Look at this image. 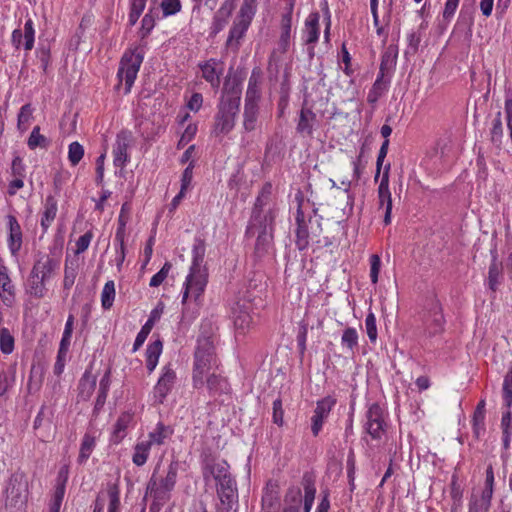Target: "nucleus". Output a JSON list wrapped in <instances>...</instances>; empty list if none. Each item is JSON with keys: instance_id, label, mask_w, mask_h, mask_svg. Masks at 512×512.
<instances>
[{"instance_id": "nucleus-4", "label": "nucleus", "mask_w": 512, "mask_h": 512, "mask_svg": "<svg viewBox=\"0 0 512 512\" xmlns=\"http://www.w3.org/2000/svg\"><path fill=\"white\" fill-rule=\"evenodd\" d=\"M158 468H155L146 487L145 497L150 495H156L159 500L171 499V492L174 490L177 476L179 471V462L171 461L167 467L166 475L160 478L156 477Z\"/></svg>"}, {"instance_id": "nucleus-46", "label": "nucleus", "mask_w": 512, "mask_h": 512, "mask_svg": "<svg viewBox=\"0 0 512 512\" xmlns=\"http://www.w3.org/2000/svg\"><path fill=\"white\" fill-rule=\"evenodd\" d=\"M396 60H397V51L392 47L389 46L381 57V63H380V70H387L391 73H393L394 68L396 66Z\"/></svg>"}, {"instance_id": "nucleus-41", "label": "nucleus", "mask_w": 512, "mask_h": 512, "mask_svg": "<svg viewBox=\"0 0 512 512\" xmlns=\"http://www.w3.org/2000/svg\"><path fill=\"white\" fill-rule=\"evenodd\" d=\"M110 371H106L99 383L98 395L95 402V410L101 409L106 401L109 387H110Z\"/></svg>"}, {"instance_id": "nucleus-15", "label": "nucleus", "mask_w": 512, "mask_h": 512, "mask_svg": "<svg viewBox=\"0 0 512 512\" xmlns=\"http://www.w3.org/2000/svg\"><path fill=\"white\" fill-rule=\"evenodd\" d=\"M389 166L386 168L382 175L381 182L378 187V198H379V207L385 208L384 214V224L388 225L391 223V213H392V197L391 192L389 190V174H388Z\"/></svg>"}, {"instance_id": "nucleus-34", "label": "nucleus", "mask_w": 512, "mask_h": 512, "mask_svg": "<svg viewBox=\"0 0 512 512\" xmlns=\"http://www.w3.org/2000/svg\"><path fill=\"white\" fill-rule=\"evenodd\" d=\"M244 309L238 313L234 312V326L238 334L244 335L252 325V316L249 312V307L245 304Z\"/></svg>"}, {"instance_id": "nucleus-30", "label": "nucleus", "mask_w": 512, "mask_h": 512, "mask_svg": "<svg viewBox=\"0 0 512 512\" xmlns=\"http://www.w3.org/2000/svg\"><path fill=\"white\" fill-rule=\"evenodd\" d=\"M217 495L221 502L222 512H231L238 503L237 486H230L225 490H219Z\"/></svg>"}, {"instance_id": "nucleus-28", "label": "nucleus", "mask_w": 512, "mask_h": 512, "mask_svg": "<svg viewBox=\"0 0 512 512\" xmlns=\"http://www.w3.org/2000/svg\"><path fill=\"white\" fill-rule=\"evenodd\" d=\"M173 434V429L162 422H158L155 428L149 432L148 439L146 440L151 446H161Z\"/></svg>"}, {"instance_id": "nucleus-38", "label": "nucleus", "mask_w": 512, "mask_h": 512, "mask_svg": "<svg viewBox=\"0 0 512 512\" xmlns=\"http://www.w3.org/2000/svg\"><path fill=\"white\" fill-rule=\"evenodd\" d=\"M96 446V437L86 433L81 442L80 451L78 455V463L84 464L89 459L91 453L93 452L94 448Z\"/></svg>"}, {"instance_id": "nucleus-17", "label": "nucleus", "mask_w": 512, "mask_h": 512, "mask_svg": "<svg viewBox=\"0 0 512 512\" xmlns=\"http://www.w3.org/2000/svg\"><path fill=\"white\" fill-rule=\"evenodd\" d=\"M199 67L202 72V77L211 85L213 89H218L220 86V76L223 73L221 63L216 59H209L206 62L200 63Z\"/></svg>"}, {"instance_id": "nucleus-60", "label": "nucleus", "mask_w": 512, "mask_h": 512, "mask_svg": "<svg viewBox=\"0 0 512 512\" xmlns=\"http://www.w3.org/2000/svg\"><path fill=\"white\" fill-rule=\"evenodd\" d=\"M92 239H93V233L91 230L87 231L85 234L80 236L78 238V240L76 241L75 254L79 255V254L84 253L88 249Z\"/></svg>"}, {"instance_id": "nucleus-11", "label": "nucleus", "mask_w": 512, "mask_h": 512, "mask_svg": "<svg viewBox=\"0 0 512 512\" xmlns=\"http://www.w3.org/2000/svg\"><path fill=\"white\" fill-rule=\"evenodd\" d=\"M176 372L169 363L162 368L161 375L154 386V398L158 403H163L171 392L176 382Z\"/></svg>"}, {"instance_id": "nucleus-12", "label": "nucleus", "mask_w": 512, "mask_h": 512, "mask_svg": "<svg viewBox=\"0 0 512 512\" xmlns=\"http://www.w3.org/2000/svg\"><path fill=\"white\" fill-rule=\"evenodd\" d=\"M335 404L336 399L332 396H327L317 402L314 414L311 418V431L314 436H317L321 431L325 419L328 417Z\"/></svg>"}, {"instance_id": "nucleus-20", "label": "nucleus", "mask_w": 512, "mask_h": 512, "mask_svg": "<svg viewBox=\"0 0 512 512\" xmlns=\"http://www.w3.org/2000/svg\"><path fill=\"white\" fill-rule=\"evenodd\" d=\"M9 237L8 247L12 255H16L22 246V231L21 227L13 215H8Z\"/></svg>"}, {"instance_id": "nucleus-62", "label": "nucleus", "mask_w": 512, "mask_h": 512, "mask_svg": "<svg viewBox=\"0 0 512 512\" xmlns=\"http://www.w3.org/2000/svg\"><path fill=\"white\" fill-rule=\"evenodd\" d=\"M36 57L40 62V67L46 72L50 63V49L44 45H41L36 51Z\"/></svg>"}, {"instance_id": "nucleus-19", "label": "nucleus", "mask_w": 512, "mask_h": 512, "mask_svg": "<svg viewBox=\"0 0 512 512\" xmlns=\"http://www.w3.org/2000/svg\"><path fill=\"white\" fill-rule=\"evenodd\" d=\"M296 240L295 244L298 250L303 251L309 246V231L308 226L304 218V213L301 209V204H299L297 212H296Z\"/></svg>"}, {"instance_id": "nucleus-59", "label": "nucleus", "mask_w": 512, "mask_h": 512, "mask_svg": "<svg viewBox=\"0 0 512 512\" xmlns=\"http://www.w3.org/2000/svg\"><path fill=\"white\" fill-rule=\"evenodd\" d=\"M171 269V264L169 262H166L163 267L152 276L149 285L151 287H158L160 286L164 280L167 278L168 273Z\"/></svg>"}, {"instance_id": "nucleus-63", "label": "nucleus", "mask_w": 512, "mask_h": 512, "mask_svg": "<svg viewBox=\"0 0 512 512\" xmlns=\"http://www.w3.org/2000/svg\"><path fill=\"white\" fill-rule=\"evenodd\" d=\"M365 327L367 331V335L371 341H375L377 339V327H376V317L370 312L365 319Z\"/></svg>"}, {"instance_id": "nucleus-57", "label": "nucleus", "mask_w": 512, "mask_h": 512, "mask_svg": "<svg viewBox=\"0 0 512 512\" xmlns=\"http://www.w3.org/2000/svg\"><path fill=\"white\" fill-rule=\"evenodd\" d=\"M370 8H371L372 16H373V23H374V26L376 27V33H377V35L382 36L383 43H386L387 37H388V32L386 31V29L383 26H380V23H379L378 0H370Z\"/></svg>"}, {"instance_id": "nucleus-51", "label": "nucleus", "mask_w": 512, "mask_h": 512, "mask_svg": "<svg viewBox=\"0 0 512 512\" xmlns=\"http://www.w3.org/2000/svg\"><path fill=\"white\" fill-rule=\"evenodd\" d=\"M47 279H42L41 276H35V273H30L29 288L30 293L36 297H43L45 293V282Z\"/></svg>"}, {"instance_id": "nucleus-8", "label": "nucleus", "mask_w": 512, "mask_h": 512, "mask_svg": "<svg viewBox=\"0 0 512 512\" xmlns=\"http://www.w3.org/2000/svg\"><path fill=\"white\" fill-rule=\"evenodd\" d=\"M365 431L374 440H380L386 432L387 424L384 419V410L378 403L368 406L365 413Z\"/></svg>"}, {"instance_id": "nucleus-35", "label": "nucleus", "mask_w": 512, "mask_h": 512, "mask_svg": "<svg viewBox=\"0 0 512 512\" xmlns=\"http://www.w3.org/2000/svg\"><path fill=\"white\" fill-rule=\"evenodd\" d=\"M260 96L261 93L259 82L253 73L249 78L248 87L245 94L244 106H259L258 102L260 100Z\"/></svg>"}, {"instance_id": "nucleus-61", "label": "nucleus", "mask_w": 512, "mask_h": 512, "mask_svg": "<svg viewBox=\"0 0 512 512\" xmlns=\"http://www.w3.org/2000/svg\"><path fill=\"white\" fill-rule=\"evenodd\" d=\"M32 117V108L29 104L23 105L18 114V128L25 130L26 125L29 123Z\"/></svg>"}, {"instance_id": "nucleus-58", "label": "nucleus", "mask_w": 512, "mask_h": 512, "mask_svg": "<svg viewBox=\"0 0 512 512\" xmlns=\"http://www.w3.org/2000/svg\"><path fill=\"white\" fill-rule=\"evenodd\" d=\"M284 501L287 504V506H296L299 508V505L302 501V493L300 487H290L286 492Z\"/></svg>"}, {"instance_id": "nucleus-32", "label": "nucleus", "mask_w": 512, "mask_h": 512, "mask_svg": "<svg viewBox=\"0 0 512 512\" xmlns=\"http://www.w3.org/2000/svg\"><path fill=\"white\" fill-rule=\"evenodd\" d=\"M292 30V21H289L288 15H282L281 17V34L278 40L277 50L280 53H286L290 46Z\"/></svg>"}, {"instance_id": "nucleus-33", "label": "nucleus", "mask_w": 512, "mask_h": 512, "mask_svg": "<svg viewBox=\"0 0 512 512\" xmlns=\"http://www.w3.org/2000/svg\"><path fill=\"white\" fill-rule=\"evenodd\" d=\"M233 10V5L231 3H224L219 10L216 12L213 23H212V33H219L227 24V20Z\"/></svg>"}, {"instance_id": "nucleus-47", "label": "nucleus", "mask_w": 512, "mask_h": 512, "mask_svg": "<svg viewBox=\"0 0 512 512\" xmlns=\"http://www.w3.org/2000/svg\"><path fill=\"white\" fill-rule=\"evenodd\" d=\"M49 140L42 134H40V127L35 126L32 129V132L28 138L27 145L31 150L36 148H47L49 145Z\"/></svg>"}, {"instance_id": "nucleus-6", "label": "nucleus", "mask_w": 512, "mask_h": 512, "mask_svg": "<svg viewBox=\"0 0 512 512\" xmlns=\"http://www.w3.org/2000/svg\"><path fill=\"white\" fill-rule=\"evenodd\" d=\"M255 234H257V239L254 248V257L256 260L260 261L273 253V226L272 216L270 214L264 215V223H261V227L258 224L253 232H246V235Z\"/></svg>"}, {"instance_id": "nucleus-25", "label": "nucleus", "mask_w": 512, "mask_h": 512, "mask_svg": "<svg viewBox=\"0 0 512 512\" xmlns=\"http://www.w3.org/2000/svg\"><path fill=\"white\" fill-rule=\"evenodd\" d=\"M206 386L211 397L227 394L230 391V386L227 380L215 373L210 374L206 379Z\"/></svg>"}, {"instance_id": "nucleus-10", "label": "nucleus", "mask_w": 512, "mask_h": 512, "mask_svg": "<svg viewBox=\"0 0 512 512\" xmlns=\"http://www.w3.org/2000/svg\"><path fill=\"white\" fill-rule=\"evenodd\" d=\"M131 144V133L128 131H121L116 136L115 144L113 145V164L115 167L120 168V174L122 170L130 161V155L128 154V148Z\"/></svg>"}, {"instance_id": "nucleus-24", "label": "nucleus", "mask_w": 512, "mask_h": 512, "mask_svg": "<svg viewBox=\"0 0 512 512\" xmlns=\"http://www.w3.org/2000/svg\"><path fill=\"white\" fill-rule=\"evenodd\" d=\"M492 495L481 491H473L468 504V512H488Z\"/></svg>"}, {"instance_id": "nucleus-45", "label": "nucleus", "mask_w": 512, "mask_h": 512, "mask_svg": "<svg viewBox=\"0 0 512 512\" xmlns=\"http://www.w3.org/2000/svg\"><path fill=\"white\" fill-rule=\"evenodd\" d=\"M115 299V284L114 281L109 280L105 283L101 292V305L105 310L110 309L113 306Z\"/></svg>"}, {"instance_id": "nucleus-37", "label": "nucleus", "mask_w": 512, "mask_h": 512, "mask_svg": "<svg viewBox=\"0 0 512 512\" xmlns=\"http://www.w3.org/2000/svg\"><path fill=\"white\" fill-rule=\"evenodd\" d=\"M132 421V416L128 413H123L119 416L117 419L114 430L112 433V441L115 444L120 443L124 437L126 436V429L128 428L129 424Z\"/></svg>"}, {"instance_id": "nucleus-22", "label": "nucleus", "mask_w": 512, "mask_h": 512, "mask_svg": "<svg viewBox=\"0 0 512 512\" xmlns=\"http://www.w3.org/2000/svg\"><path fill=\"white\" fill-rule=\"evenodd\" d=\"M250 24L245 23L244 21L235 19L233 26L229 31V35L226 41V46L231 48L233 51H238L240 46V41L244 37L246 31L248 30Z\"/></svg>"}, {"instance_id": "nucleus-29", "label": "nucleus", "mask_w": 512, "mask_h": 512, "mask_svg": "<svg viewBox=\"0 0 512 512\" xmlns=\"http://www.w3.org/2000/svg\"><path fill=\"white\" fill-rule=\"evenodd\" d=\"M302 485L304 488L303 512H310L314 503L316 487L315 481L308 473L303 475Z\"/></svg>"}, {"instance_id": "nucleus-7", "label": "nucleus", "mask_w": 512, "mask_h": 512, "mask_svg": "<svg viewBox=\"0 0 512 512\" xmlns=\"http://www.w3.org/2000/svg\"><path fill=\"white\" fill-rule=\"evenodd\" d=\"M444 316L442 307L437 300H432L429 308L423 316V335L426 339H431L444 331Z\"/></svg>"}, {"instance_id": "nucleus-50", "label": "nucleus", "mask_w": 512, "mask_h": 512, "mask_svg": "<svg viewBox=\"0 0 512 512\" xmlns=\"http://www.w3.org/2000/svg\"><path fill=\"white\" fill-rule=\"evenodd\" d=\"M77 270L78 264L76 262L69 263L68 260H66L63 280V286L65 289H70L73 286L78 273Z\"/></svg>"}, {"instance_id": "nucleus-52", "label": "nucleus", "mask_w": 512, "mask_h": 512, "mask_svg": "<svg viewBox=\"0 0 512 512\" xmlns=\"http://www.w3.org/2000/svg\"><path fill=\"white\" fill-rule=\"evenodd\" d=\"M0 350L3 354H11L14 350V337L7 328L0 329Z\"/></svg>"}, {"instance_id": "nucleus-13", "label": "nucleus", "mask_w": 512, "mask_h": 512, "mask_svg": "<svg viewBox=\"0 0 512 512\" xmlns=\"http://www.w3.org/2000/svg\"><path fill=\"white\" fill-rule=\"evenodd\" d=\"M11 41L16 49H19L21 46H23L26 51H31L33 49L35 42V29L32 19H28L25 22L23 30L15 29L12 32Z\"/></svg>"}, {"instance_id": "nucleus-26", "label": "nucleus", "mask_w": 512, "mask_h": 512, "mask_svg": "<svg viewBox=\"0 0 512 512\" xmlns=\"http://www.w3.org/2000/svg\"><path fill=\"white\" fill-rule=\"evenodd\" d=\"M316 121V114L308 108H303L300 111L299 121L296 130L302 136H311L313 133V126Z\"/></svg>"}, {"instance_id": "nucleus-64", "label": "nucleus", "mask_w": 512, "mask_h": 512, "mask_svg": "<svg viewBox=\"0 0 512 512\" xmlns=\"http://www.w3.org/2000/svg\"><path fill=\"white\" fill-rule=\"evenodd\" d=\"M422 35L419 30L414 31L412 30L407 35V41H408V52L416 53L419 45L421 43Z\"/></svg>"}, {"instance_id": "nucleus-27", "label": "nucleus", "mask_w": 512, "mask_h": 512, "mask_svg": "<svg viewBox=\"0 0 512 512\" xmlns=\"http://www.w3.org/2000/svg\"><path fill=\"white\" fill-rule=\"evenodd\" d=\"M57 210H58V207H57L56 199L51 195L47 196L45 199L44 210H43V213L41 216V222H40L44 233L47 232V230L53 223V221L56 217V214H57Z\"/></svg>"}, {"instance_id": "nucleus-9", "label": "nucleus", "mask_w": 512, "mask_h": 512, "mask_svg": "<svg viewBox=\"0 0 512 512\" xmlns=\"http://www.w3.org/2000/svg\"><path fill=\"white\" fill-rule=\"evenodd\" d=\"M320 14L317 11L311 12L304 21V27L301 32L303 44L307 46L309 59L315 56V45L320 38Z\"/></svg>"}, {"instance_id": "nucleus-55", "label": "nucleus", "mask_w": 512, "mask_h": 512, "mask_svg": "<svg viewBox=\"0 0 512 512\" xmlns=\"http://www.w3.org/2000/svg\"><path fill=\"white\" fill-rule=\"evenodd\" d=\"M389 85H381L380 83H373L367 95V102L375 106L378 100L388 91Z\"/></svg>"}, {"instance_id": "nucleus-16", "label": "nucleus", "mask_w": 512, "mask_h": 512, "mask_svg": "<svg viewBox=\"0 0 512 512\" xmlns=\"http://www.w3.org/2000/svg\"><path fill=\"white\" fill-rule=\"evenodd\" d=\"M28 483L22 474H14L11 476L7 493L14 501V504H23L27 499Z\"/></svg>"}, {"instance_id": "nucleus-56", "label": "nucleus", "mask_w": 512, "mask_h": 512, "mask_svg": "<svg viewBox=\"0 0 512 512\" xmlns=\"http://www.w3.org/2000/svg\"><path fill=\"white\" fill-rule=\"evenodd\" d=\"M84 156L83 146L75 141L69 145L68 148V159L72 166H76Z\"/></svg>"}, {"instance_id": "nucleus-5", "label": "nucleus", "mask_w": 512, "mask_h": 512, "mask_svg": "<svg viewBox=\"0 0 512 512\" xmlns=\"http://www.w3.org/2000/svg\"><path fill=\"white\" fill-rule=\"evenodd\" d=\"M143 59L144 53L139 47L127 49L123 54L119 63L117 77L120 82H125V93L130 92Z\"/></svg>"}, {"instance_id": "nucleus-42", "label": "nucleus", "mask_w": 512, "mask_h": 512, "mask_svg": "<svg viewBox=\"0 0 512 512\" xmlns=\"http://www.w3.org/2000/svg\"><path fill=\"white\" fill-rule=\"evenodd\" d=\"M157 19V10L150 8L141 20L140 36L146 38L154 29Z\"/></svg>"}, {"instance_id": "nucleus-23", "label": "nucleus", "mask_w": 512, "mask_h": 512, "mask_svg": "<svg viewBox=\"0 0 512 512\" xmlns=\"http://www.w3.org/2000/svg\"><path fill=\"white\" fill-rule=\"evenodd\" d=\"M0 298L7 306L14 300V286L5 265H0Z\"/></svg>"}, {"instance_id": "nucleus-54", "label": "nucleus", "mask_w": 512, "mask_h": 512, "mask_svg": "<svg viewBox=\"0 0 512 512\" xmlns=\"http://www.w3.org/2000/svg\"><path fill=\"white\" fill-rule=\"evenodd\" d=\"M163 18L176 15L181 11L182 4L180 0H162L160 3Z\"/></svg>"}, {"instance_id": "nucleus-43", "label": "nucleus", "mask_w": 512, "mask_h": 512, "mask_svg": "<svg viewBox=\"0 0 512 512\" xmlns=\"http://www.w3.org/2000/svg\"><path fill=\"white\" fill-rule=\"evenodd\" d=\"M107 494L109 498L107 512H121L120 509V489L117 484L109 483L107 485Z\"/></svg>"}, {"instance_id": "nucleus-40", "label": "nucleus", "mask_w": 512, "mask_h": 512, "mask_svg": "<svg viewBox=\"0 0 512 512\" xmlns=\"http://www.w3.org/2000/svg\"><path fill=\"white\" fill-rule=\"evenodd\" d=\"M151 447L146 440L137 442L134 447L132 462L138 467L143 466L148 460Z\"/></svg>"}, {"instance_id": "nucleus-14", "label": "nucleus", "mask_w": 512, "mask_h": 512, "mask_svg": "<svg viewBox=\"0 0 512 512\" xmlns=\"http://www.w3.org/2000/svg\"><path fill=\"white\" fill-rule=\"evenodd\" d=\"M271 189L272 186L269 183H266L259 195L256 198L253 213L250 221V225L247 227V233L253 232V230L256 228V226L259 224L261 227V223H264V217L262 218L261 213L263 207L268 203L271 195Z\"/></svg>"}, {"instance_id": "nucleus-53", "label": "nucleus", "mask_w": 512, "mask_h": 512, "mask_svg": "<svg viewBox=\"0 0 512 512\" xmlns=\"http://www.w3.org/2000/svg\"><path fill=\"white\" fill-rule=\"evenodd\" d=\"M503 402L504 406L511 408L512 406V367L509 369L503 381Z\"/></svg>"}, {"instance_id": "nucleus-2", "label": "nucleus", "mask_w": 512, "mask_h": 512, "mask_svg": "<svg viewBox=\"0 0 512 512\" xmlns=\"http://www.w3.org/2000/svg\"><path fill=\"white\" fill-rule=\"evenodd\" d=\"M206 253V243L201 237H195L192 246V263L189 274L183 284L182 304L185 305L189 300L198 302L203 295L207 282L208 273L203 265Z\"/></svg>"}, {"instance_id": "nucleus-18", "label": "nucleus", "mask_w": 512, "mask_h": 512, "mask_svg": "<svg viewBox=\"0 0 512 512\" xmlns=\"http://www.w3.org/2000/svg\"><path fill=\"white\" fill-rule=\"evenodd\" d=\"M59 260L52 258L50 255L42 254L35 261L33 268L31 270L32 273H35V276H41L42 279H49L52 273L58 269Z\"/></svg>"}, {"instance_id": "nucleus-21", "label": "nucleus", "mask_w": 512, "mask_h": 512, "mask_svg": "<svg viewBox=\"0 0 512 512\" xmlns=\"http://www.w3.org/2000/svg\"><path fill=\"white\" fill-rule=\"evenodd\" d=\"M203 476L206 479L208 476H212L217 482L223 481L228 477L232 476L229 471V465L226 461L209 462L205 465L203 470Z\"/></svg>"}, {"instance_id": "nucleus-3", "label": "nucleus", "mask_w": 512, "mask_h": 512, "mask_svg": "<svg viewBox=\"0 0 512 512\" xmlns=\"http://www.w3.org/2000/svg\"><path fill=\"white\" fill-rule=\"evenodd\" d=\"M216 365L213 341L210 337L198 338L194 353L193 387L202 389L205 384L204 377Z\"/></svg>"}, {"instance_id": "nucleus-31", "label": "nucleus", "mask_w": 512, "mask_h": 512, "mask_svg": "<svg viewBox=\"0 0 512 512\" xmlns=\"http://www.w3.org/2000/svg\"><path fill=\"white\" fill-rule=\"evenodd\" d=\"M162 349L163 344L159 339L148 344L146 349V367L149 373H152L156 368Z\"/></svg>"}, {"instance_id": "nucleus-39", "label": "nucleus", "mask_w": 512, "mask_h": 512, "mask_svg": "<svg viewBox=\"0 0 512 512\" xmlns=\"http://www.w3.org/2000/svg\"><path fill=\"white\" fill-rule=\"evenodd\" d=\"M259 106H244L243 129L245 132L254 131L257 127Z\"/></svg>"}, {"instance_id": "nucleus-1", "label": "nucleus", "mask_w": 512, "mask_h": 512, "mask_svg": "<svg viewBox=\"0 0 512 512\" xmlns=\"http://www.w3.org/2000/svg\"><path fill=\"white\" fill-rule=\"evenodd\" d=\"M242 89L238 82L226 80L223 93L214 116L212 134L216 137L229 134L235 127L240 109Z\"/></svg>"}, {"instance_id": "nucleus-44", "label": "nucleus", "mask_w": 512, "mask_h": 512, "mask_svg": "<svg viewBox=\"0 0 512 512\" xmlns=\"http://www.w3.org/2000/svg\"><path fill=\"white\" fill-rule=\"evenodd\" d=\"M502 277V269L501 265L494 259L490 264L488 271V286L489 288L495 292L500 284V279Z\"/></svg>"}, {"instance_id": "nucleus-36", "label": "nucleus", "mask_w": 512, "mask_h": 512, "mask_svg": "<svg viewBox=\"0 0 512 512\" xmlns=\"http://www.w3.org/2000/svg\"><path fill=\"white\" fill-rule=\"evenodd\" d=\"M96 387V377L88 370L85 371L79 382V395L88 400Z\"/></svg>"}, {"instance_id": "nucleus-48", "label": "nucleus", "mask_w": 512, "mask_h": 512, "mask_svg": "<svg viewBox=\"0 0 512 512\" xmlns=\"http://www.w3.org/2000/svg\"><path fill=\"white\" fill-rule=\"evenodd\" d=\"M256 12V0H243L237 20L250 24Z\"/></svg>"}, {"instance_id": "nucleus-49", "label": "nucleus", "mask_w": 512, "mask_h": 512, "mask_svg": "<svg viewBox=\"0 0 512 512\" xmlns=\"http://www.w3.org/2000/svg\"><path fill=\"white\" fill-rule=\"evenodd\" d=\"M341 344L351 352L358 347V333L355 328L348 327L343 331Z\"/></svg>"}]
</instances>
